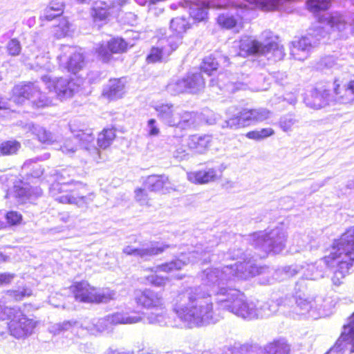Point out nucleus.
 Returning <instances> with one entry per match:
<instances>
[{
    "label": "nucleus",
    "instance_id": "nucleus-50",
    "mask_svg": "<svg viewBox=\"0 0 354 354\" xmlns=\"http://www.w3.org/2000/svg\"><path fill=\"white\" fill-rule=\"evenodd\" d=\"M307 6L313 12L326 10L330 6V0H308Z\"/></svg>",
    "mask_w": 354,
    "mask_h": 354
},
{
    "label": "nucleus",
    "instance_id": "nucleus-42",
    "mask_svg": "<svg viewBox=\"0 0 354 354\" xmlns=\"http://www.w3.org/2000/svg\"><path fill=\"white\" fill-rule=\"evenodd\" d=\"M115 137V130L113 129H104L97 138V145L102 149L109 147Z\"/></svg>",
    "mask_w": 354,
    "mask_h": 354
},
{
    "label": "nucleus",
    "instance_id": "nucleus-43",
    "mask_svg": "<svg viewBox=\"0 0 354 354\" xmlns=\"http://www.w3.org/2000/svg\"><path fill=\"white\" fill-rule=\"evenodd\" d=\"M308 236L301 234H295L292 239L290 250L292 252H299L310 248L308 245Z\"/></svg>",
    "mask_w": 354,
    "mask_h": 354
},
{
    "label": "nucleus",
    "instance_id": "nucleus-26",
    "mask_svg": "<svg viewBox=\"0 0 354 354\" xmlns=\"http://www.w3.org/2000/svg\"><path fill=\"white\" fill-rule=\"evenodd\" d=\"M168 177L165 175L149 176L145 181V189L151 192H169L174 189L170 187Z\"/></svg>",
    "mask_w": 354,
    "mask_h": 354
},
{
    "label": "nucleus",
    "instance_id": "nucleus-7",
    "mask_svg": "<svg viewBox=\"0 0 354 354\" xmlns=\"http://www.w3.org/2000/svg\"><path fill=\"white\" fill-rule=\"evenodd\" d=\"M225 115L227 119L222 122L221 128L236 130L270 118L272 112L263 107L240 110L237 106H230L225 110Z\"/></svg>",
    "mask_w": 354,
    "mask_h": 354
},
{
    "label": "nucleus",
    "instance_id": "nucleus-53",
    "mask_svg": "<svg viewBox=\"0 0 354 354\" xmlns=\"http://www.w3.org/2000/svg\"><path fill=\"white\" fill-rule=\"evenodd\" d=\"M7 294L15 301H21L25 297H30L32 295V290L26 287H22L17 290H8Z\"/></svg>",
    "mask_w": 354,
    "mask_h": 354
},
{
    "label": "nucleus",
    "instance_id": "nucleus-33",
    "mask_svg": "<svg viewBox=\"0 0 354 354\" xmlns=\"http://www.w3.org/2000/svg\"><path fill=\"white\" fill-rule=\"evenodd\" d=\"M84 330L93 335L110 330L112 328L111 322L107 316L95 319L91 323H84Z\"/></svg>",
    "mask_w": 354,
    "mask_h": 354
},
{
    "label": "nucleus",
    "instance_id": "nucleus-52",
    "mask_svg": "<svg viewBox=\"0 0 354 354\" xmlns=\"http://www.w3.org/2000/svg\"><path fill=\"white\" fill-rule=\"evenodd\" d=\"M327 25L334 30L342 31L346 28V24L342 16L335 15L328 18Z\"/></svg>",
    "mask_w": 354,
    "mask_h": 354
},
{
    "label": "nucleus",
    "instance_id": "nucleus-1",
    "mask_svg": "<svg viewBox=\"0 0 354 354\" xmlns=\"http://www.w3.org/2000/svg\"><path fill=\"white\" fill-rule=\"evenodd\" d=\"M223 259H243L221 268H207L201 274L200 286H187L177 291L173 298L172 310L183 325L199 328L218 322L221 316L214 309L212 295L218 306L245 320L259 319L258 301H248L245 295L229 285L247 280L261 272L254 260L241 251H230Z\"/></svg>",
    "mask_w": 354,
    "mask_h": 354
},
{
    "label": "nucleus",
    "instance_id": "nucleus-51",
    "mask_svg": "<svg viewBox=\"0 0 354 354\" xmlns=\"http://www.w3.org/2000/svg\"><path fill=\"white\" fill-rule=\"evenodd\" d=\"M95 49V53L104 62H108L111 59L113 53L109 47V41L98 44Z\"/></svg>",
    "mask_w": 354,
    "mask_h": 354
},
{
    "label": "nucleus",
    "instance_id": "nucleus-59",
    "mask_svg": "<svg viewBox=\"0 0 354 354\" xmlns=\"http://www.w3.org/2000/svg\"><path fill=\"white\" fill-rule=\"evenodd\" d=\"M14 189L15 196L20 198L22 201L30 198L32 194L31 189L27 186H15Z\"/></svg>",
    "mask_w": 354,
    "mask_h": 354
},
{
    "label": "nucleus",
    "instance_id": "nucleus-11",
    "mask_svg": "<svg viewBox=\"0 0 354 354\" xmlns=\"http://www.w3.org/2000/svg\"><path fill=\"white\" fill-rule=\"evenodd\" d=\"M306 286L303 281H299L295 284V292L291 297L292 304L289 307L293 308V313L297 315H304L310 312L318 311L321 309L322 299L317 297L308 296L305 294Z\"/></svg>",
    "mask_w": 354,
    "mask_h": 354
},
{
    "label": "nucleus",
    "instance_id": "nucleus-39",
    "mask_svg": "<svg viewBox=\"0 0 354 354\" xmlns=\"http://www.w3.org/2000/svg\"><path fill=\"white\" fill-rule=\"evenodd\" d=\"M195 114L193 112H189L180 109L179 118L178 122L174 126L181 129H189L194 126L195 123L194 120Z\"/></svg>",
    "mask_w": 354,
    "mask_h": 354
},
{
    "label": "nucleus",
    "instance_id": "nucleus-5",
    "mask_svg": "<svg viewBox=\"0 0 354 354\" xmlns=\"http://www.w3.org/2000/svg\"><path fill=\"white\" fill-rule=\"evenodd\" d=\"M134 299L138 306L148 310L144 316L148 324L160 326L169 325L166 301L161 292L150 288L138 290L134 293Z\"/></svg>",
    "mask_w": 354,
    "mask_h": 354
},
{
    "label": "nucleus",
    "instance_id": "nucleus-48",
    "mask_svg": "<svg viewBox=\"0 0 354 354\" xmlns=\"http://www.w3.org/2000/svg\"><path fill=\"white\" fill-rule=\"evenodd\" d=\"M33 161L29 160L24 162L22 167L23 171H26L28 175L37 178L40 177L44 172V169L41 167L35 162L32 165Z\"/></svg>",
    "mask_w": 354,
    "mask_h": 354
},
{
    "label": "nucleus",
    "instance_id": "nucleus-49",
    "mask_svg": "<svg viewBox=\"0 0 354 354\" xmlns=\"http://www.w3.org/2000/svg\"><path fill=\"white\" fill-rule=\"evenodd\" d=\"M21 144L16 140H8L0 145V152L3 155H12L20 149Z\"/></svg>",
    "mask_w": 354,
    "mask_h": 354
},
{
    "label": "nucleus",
    "instance_id": "nucleus-57",
    "mask_svg": "<svg viewBox=\"0 0 354 354\" xmlns=\"http://www.w3.org/2000/svg\"><path fill=\"white\" fill-rule=\"evenodd\" d=\"M6 49L8 55L11 56H17L21 51V46L19 40L17 39H12L8 42Z\"/></svg>",
    "mask_w": 354,
    "mask_h": 354
},
{
    "label": "nucleus",
    "instance_id": "nucleus-6",
    "mask_svg": "<svg viewBox=\"0 0 354 354\" xmlns=\"http://www.w3.org/2000/svg\"><path fill=\"white\" fill-rule=\"evenodd\" d=\"M213 246L214 245H211V246H207L204 249L197 248L196 250L190 251L187 254L181 253L179 258L151 268V271L154 272V273L147 276L146 278L147 281L150 284L156 287L164 286L167 282L168 278L159 276L157 274V272H171L174 270H178L189 263H196L198 261L206 263L213 261V257H206V254L212 251Z\"/></svg>",
    "mask_w": 354,
    "mask_h": 354
},
{
    "label": "nucleus",
    "instance_id": "nucleus-46",
    "mask_svg": "<svg viewBox=\"0 0 354 354\" xmlns=\"http://www.w3.org/2000/svg\"><path fill=\"white\" fill-rule=\"evenodd\" d=\"M71 24L65 18L59 20L58 25L54 27V34L56 37L62 38L69 35L71 31Z\"/></svg>",
    "mask_w": 354,
    "mask_h": 354
},
{
    "label": "nucleus",
    "instance_id": "nucleus-37",
    "mask_svg": "<svg viewBox=\"0 0 354 354\" xmlns=\"http://www.w3.org/2000/svg\"><path fill=\"white\" fill-rule=\"evenodd\" d=\"M170 55L169 50L166 46L159 45L157 47H153L150 53L147 57V61L149 63H155L165 60Z\"/></svg>",
    "mask_w": 354,
    "mask_h": 354
},
{
    "label": "nucleus",
    "instance_id": "nucleus-23",
    "mask_svg": "<svg viewBox=\"0 0 354 354\" xmlns=\"http://www.w3.org/2000/svg\"><path fill=\"white\" fill-rule=\"evenodd\" d=\"M158 118L166 125L174 127L178 121L180 109L170 103H160L153 106Z\"/></svg>",
    "mask_w": 354,
    "mask_h": 354
},
{
    "label": "nucleus",
    "instance_id": "nucleus-21",
    "mask_svg": "<svg viewBox=\"0 0 354 354\" xmlns=\"http://www.w3.org/2000/svg\"><path fill=\"white\" fill-rule=\"evenodd\" d=\"M225 167L222 165L206 167L204 169L187 173V179L195 184H205L218 179Z\"/></svg>",
    "mask_w": 354,
    "mask_h": 354
},
{
    "label": "nucleus",
    "instance_id": "nucleus-27",
    "mask_svg": "<svg viewBox=\"0 0 354 354\" xmlns=\"http://www.w3.org/2000/svg\"><path fill=\"white\" fill-rule=\"evenodd\" d=\"M331 100L329 91L326 88H315L311 91L310 97H306L305 102L307 106L319 109L328 104Z\"/></svg>",
    "mask_w": 354,
    "mask_h": 354
},
{
    "label": "nucleus",
    "instance_id": "nucleus-64",
    "mask_svg": "<svg viewBox=\"0 0 354 354\" xmlns=\"http://www.w3.org/2000/svg\"><path fill=\"white\" fill-rule=\"evenodd\" d=\"M12 308L6 307L0 301V319H5L6 317H10Z\"/></svg>",
    "mask_w": 354,
    "mask_h": 354
},
{
    "label": "nucleus",
    "instance_id": "nucleus-16",
    "mask_svg": "<svg viewBox=\"0 0 354 354\" xmlns=\"http://www.w3.org/2000/svg\"><path fill=\"white\" fill-rule=\"evenodd\" d=\"M61 53L57 56L60 66L68 72L77 73L84 66V57L76 48L66 45L60 48Z\"/></svg>",
    "mask_w": 354,
    "mask_h": 354
},
{
    "label": "nucleus",
    "instance_id": "nucleus-55",
    "mask_svg": "<svg viewBox=\"0 0 354 354\" xmlns=\"http://www.w3.org/2000/svg\"><path fill=\"white\" fill-rule=\"evenodd\" d=\"M109 47L113 53H122L127 50V44L122 38H114L109 41Z\"/></svg>",
    "mask_w": 354,
    "mask_h": 354
},
{
    "label": "nucleus",
    "instance_id": "nucleus-8",
    "mask_svg": "<svg viewBox=\"0 0 354 354\" xmlns=\"http://www.w3.org/2000/svg\"><path fill=\"white\" fill-rule=\"evenodd\" d=\"M287 234L281 227L263 232H257L250 236L251 244L257 249L263 252L259 254L260 258L272 253L281 252L286 246Z\"/></svg>",
    "mask_w": 354,
    "mask_h": 354
},
{
    "label": "nucleus",
    "instance_id": "nucleus-44",
    "mask_svg": "<svg viewBox=\"0 0 354 354\" xmlns=\"http://www.w3.org/2000/svg\"><path fill=\"white\" fill-rule=\"evenodd\" d=\"M189 28V24L184 17H176L171 19L170 22V30L176 34L183 36V34L187 29Z\"/></svg>",
    "mask_w": 354,
    "mask_h": 354
},
{
    "label": "nucleus",
    "instance_id": "nucleus-17",
    "mask_svg": "<svg viewBox=\"0 0 354 354\" xmlns=\"http://www.w3.org/2000/svg\"><path fill=\"white\" fill-rule=\"evenodd\" d=\"M13 317L8 324L10 335L15 338H23L31 334L35 328V322L28 319L19 310L12 308Z\"/></svg>",
    "mask_w": 354,
    "mask_h": 354
},
{
    "label": "nucleus",
    "instance_id": "nucleus-47",
    "mask_svg": "<svg viewBox=\"0 0 354 354\" xmlns=\"http://www.w3.org/2000/svg\"><path fill=\"white\" fill-rule=\"evenodd\" d=\"M218 66V62L216 60V58L212 56H208L204 58L201 66V70L209 76L212 75V72L217 70Z\"/></svg>",
    "mask_w": 354,
    "mask_h": 354
},
{
    "label": "nucleus",
    "instance_id": "nucleus-2",
    "mask_svg": "<svg viewBox=\"0 0 354 354\" xmlns=\"http://www.w3.org/2000/svg\"><path fill=\"white\" fill-rule=\"evenodd\" d=\"M73 169H64L55 174L56 182L50 188L49 193L60 203L75 205L78 207H86L94 198L93 193H86L87 186L78 181L69 180L73 172Z\"/></svg>",
    "mask_w": 354,
    "mask_h": 354
},
{
    "label": "nucleus",
    "instance_id": "nucleus-56",
    "mask_svg": "<svg viewBox=\"0 0 354 354\" xmlns=\"http://www.w3.org/2000/svg\"><path fill=\"white\" fill-rule=\"evenodd\" d=\"M145 131L149 137H157L159 136L160 131L158 123L156 120L151 118L147 121Z\"/></svg>",
    "mask_w": 354,
    "mask_h": 354
},
{
    "label": "nucleus",
    "instance_id": "nucleus-4",
    "mask_svg": "<svg viewBox=\"0 0 354 354\" xmlns=\"http://www.w3.org/2000/svg\"><path fill=\"white\" fill-rule=\"evenodd\" d=\"M261 40H257L249 36L243 37L234 42L233 47L239 49L235 55L245 57L249 55L265 57L268 61L277 62L285 56L284 48L272 39V32L266 30L261 34Z\"/></svg>",
    "mask_w": 354,
    "mask_h": 354
},
{
    "label": "nucleus",
    "instance_id": "nucleus-58",
    "mask_svg": "<svg viewBox=\"0 0 354 354\" xmlns=\"http://www.w3.org/2000/svg\"><path fill=\"white\" fill-rule=\"evenodd\" d=\"M135 198L140 205H149V198L145 189H137L135 190Z\"/></svg>",
    "mask_w": 354,
    "mask_h": 354
},
{
    "label": "nucleus",
    "instance_id": "nucleus-13",
    "mask_svg": "<svg viewBox=\"0 0 354 354\" xmlns=\"http://www.w3.org/2000/svg\"><path fill=\"white\" fill-rule=\"evenodd\" d=\"M76 300L87 303H107L114 299L115 293L109 289L97 291L86 281L75 283L71 287Z\"/></svg>",
    "mask_w": 354,
    "mask_h": 354
},
{
    "label": "nucleus",
    "instance_id": "nucleus-24",
    "mask_svg": "<svg viewBox=\"0 0 354 354\" xmlns=\"http://www.w3.org/2000/svg\"><path fill=\"white\" fill-rule=\"evenodd\" d=\"M292 304V299L289 296L280 297L278 299L272 298L267 302H261L258 301L259 306V319L268 317L274 314L280 306H290Z\"/></svg>",
    "mask_w": 354,
    "mask_h": 354
},
{
    "label": "nucleus",
    "instance_id": "nucleus-9",
    "mask_svg": "<svg viewBox=\"0 0 354 354\" xmlns=\"http://www.w3.org/2000/svg\"><path fill=\"white\" fill-rule=\"evenodd\" d=\"M69 129L73 137L62 140L59 147L62 153L72 156L80 147L88 149L89 145L93 143L95 139L93 130L77 120L71 122Z\"/></svg>",
    "mask_w": 354,
    "mask_h": 354
},
{
    "label": "nucleus",
    "instance_id": "nucleus-25",
    "mask_svg": "<svg viewBox=\"0 0 354 354\" xmlns=\"http://www.w3.org/2000/svg\"><path fill=\"white\" fill-rule=\"evenodd\" d=\"M209 86L213 88H217L220 91H225L229 93H234L236 90L246 89L248 86L241 82H234L230 80L225 73H220L216 79H211ZM249 88L257 91V86L250 87Z\"/></svg>",
    "mask_w": 354,
    "mask_h": 354
},
{
    "label": "nucleus",
    "instance_id": "nucleus-38",
    "mask_svg": "<svg viewBox=\"0 0 354 354\" xmlns=\"http://www.w3.org/2000/svg\"><path fill=\"white\" fill-rule=\"evenodd\" d=\"M300 272L302 274V265L295 264L279 268L275 272V276L277 279L283 280L292 277Z\"/></svg>",
    "mask_w": 354,
    "mask_h": 354
},
{
    "label": "nucleus",
    "instance_id": "nucleus-62",
    "mask_svg": "<svg viewBox=\"0 0 354 354\" xmlns=\"http://www.w3.org/2000/svg\"><path fill=\"white\" fill-rule=\"evenodd\" d=\"M46 8L61 15L63 12L64 5L59 1H53Z\"/></svg>",
    "mask_w": 354,
    "mask_h": 354
},
{
    "label": "nucleus",
    "instance_id": "nucleus-12",
    "mask_svg": "<svg viewBox=\"0 0 354 354\" xmlns=\"http://www.w3.org/2000/svg\"><path fill=\"white\" fill-rule=\"evenodd\" d=\"M327 32L324 28L317 26L312 32L295 39L292 42L290 54L294 59L303 61L308 56L313 48L316 46L322 38H324Z\"/></svg>",
    "mask_w": 354,
    "mask_h": 354
},
{
    "label": "nucleus",
    "instance_id": "nucleus-19",
    "mask_svg": "<svg viewBox=\"0 0 354 354\" xmlns=\"http://www.w3.org/2000/svg\"><path fill=\"white\" fill-rule=\"evenodd\" d=\"M169 245H158L156 243H144L140 247L127 245L123 248V252L127 255L133 256L144 261L149 260L151 257L162 253Z\"/></svg>",
    "mask_w": 354,
    "mask_h": 354
},
{
    "label": "nucleus",
    "instance_id": "nucleus-3",
    "mask_svg": "<svg viewBox=\"0 0 354 354\" xmlns=\"http://www.w3.org/2000/svg\"><path fill=\"white\" fill-rule=\"evenodd\" d=\"M328 257V268L336 266L332 282L339 286L354 264V227L347 229L339 239L334 241Z\"/></svg>",
    "mask_w": 354,
    "mask_h": 354
},
{
    "label": "nucleus",
    "instance_id": "nucleus-34",
    "mask_svg": "<svg viewBox=\"0 0 354 354\" xmlns=\"http://www.w3.org/2000/svg\"><path fill=\"white\" fill-rule=\"evenodd\" d=\"M111 326L117 324H131L140 322L142 317L140 315H129L124 313H115L107 315Z\"/></svg>",
    "mask_w": 354,
    "mask_h": 354
},
{
    "label": "nucleus",
    "instance_id": "nucleus-10",
    "mask_svg": "<svg viewBox=\"0 0 354 354\" xmlns=\"http://www.w3.org/2000/svg\"><path fill=\"white\" fill-rule=\"evenodd\" d=\"M12 99L17 104H23L26 101H30L32 106L43 108L53 104L52 100L47 97L41 92L35 82H21L12 88Z\"/></svg>",
    "mask_w": 354,
    "mask_h": 354
},
{
    "label": "nucleus",
    "instance_id": "nucleus-14",
    "mask_svg": "<svg viewBox=\"0 0 354 354\" xmlns=\"http://www.w3.org/2000/svg\"><path fill=\"white\" fill-rule=\"evenodd\" d=\"M41 80L46 86V88L50 92H54L60 100L73 97L80 88L79 84L66 77L52 78L49 75H44Z\"/></svg>",
    "mask_w": 354,
    "mask_h": 354
},
{
    "label": "nucleus",
    "instance_id": "nucleus-41",
    "mask_svg": "<svg viewBox=\"0 0 354 354\" xmlns=\"http://www.w3.org/2000/svg\"><path fill=\"white\" fill-rule=\"evenodd\" d=\"M183 36L172 32V35H169L167 38H162L158 41V45L166 46L169 50L170 54L177 49L178 46L182 44Z\"/></svg>",
    "mask_w": 354,
    "mask_h": 354
},
{
    "label": "nucleus",
    "instance_id": "nucleus-28",
    "mask_svg": "<svg viewBox=\"0 0 354 354\" xmlns=\"http://www.w3.org/2000/svg\"><path fill=\"white\" fill-rule=\"evenodd\" d=\"M80 329L84 330V324L71 320L55 324L50 326L49 330L55 335H64L69 332L73 335H77Z\"/></svg>",
    "mask_w": 354,
    "mask_h": 354
},
{
    "label": "nucleus",
    "instance_id": "nucleus-63",
    "mask_svg": "<svg viewBox=\"0 0 354 354\" xmlns=\"http://www.w3.org/2000/svg\"><path fill=\"white\" fill-rule=\"evenodd\" d=\"M58 16H59L58 14L46 8L44 10L43 14L40 16V19L41 20L46 19L47 21H51Z\"/></svg>",
    "mask_w": 354,
    "mask_h": 354
},
{
    "label": "nucleus",
    "instance_id": "nucleus-35",
    "mask_svg": "<svg viewBox=\"0 0 354 354\" xmlns=\"http://www.w3.org/2000/svg\"><path fill=\"white\" fill-rule=\"evenodd\" d=\"M261 354H289L290 346L284 339L274 340L262 348Z\"/></svg>",
    "mask_w": 354,
    "mask_h": 354
},
{
    "label": "nucleus",
    "instance_id": "nucleus-22",
    "mask_svg": "<svg viewBox=\"0 0 354 354\" xmlns=\"http://www.w3.org/2000/svg\"><path fill=\"white\" fill-rule=\"evenodd\" d=\"M23 62L30 69L39 71H50L54 66L50 62L48 53L41 52L37 50L31 55H23Z\"/></svg>",
    "mask_w": 354,
    "mask_h": 354
},
{
    "label": "nucleus",
    "instance_id": "nucleus-36",
    "mask_svg": "<svg viewBox=\"0 0 354 354\" xmlns=\"http://www.w3.org/2000/svg\"><path fill=\"white\" fill-rule=\"evenodd\" d=\"M188 92L196 93L203 89L205 86V79L201 73L188 74L187 75Z\"/></svg>",
    "mask_w": 354,
    "mask_h": 354
},
{
    "label": "nucleus",
    "instance_id": "nucleus-20",
    "mask_svg": "<svg viewBox=\"0 0 354 354\" xmlns=\"http://www.w3.org/2000/svg\"><path fill=\"white\" fill-rule=\"evenodd\" d=\"M330 259L326 256L314 263L302 264V277L308 280H318L325 277Z\"/></svg>",
    "mask_w": 354,
    "mask_h": 354
},
{
    "label": "nucleus",
    "instance_id": "nucleus-54",
    "mask_svg": "<svg viewBox=\"0 0 354 354\" xmlns=\"http://www.w3.org/2000/svg\"><path fill=\"white\" fill-rule=\"evenodd\" d=\"M297 122V120L293 115H286L280 118L279 124L280 128L285 132L292 131L295 124Z\"/></svg>",
    "mask_w": 354,
    "mask_h": 354
},
{
    "label": "nucleus",
    "instance_id": "nucleus-40",
    "mask_svg": "<svg viewBox=\"0 0 354 354\" xmlns=\"http://www.w3.org/2000/svg\"><path fill=\"white\" fill-rule=\"evenodd\" d=\"M187 77L174 80L167 86V91L171 95H176L185 92H188Z\"/></svg>",
    "mask_w": 354,
    "mask_h": 354
},
{
    "label": "nucleus",
    "instance_id": "nucleus-30",
    "mask_svg": "<svg viewBox=\"0 0 354 354\" xmlns=\"http://www.w3.org/2000/svg\"><path fill=\"white\" fill-rule=\"evenodd\" d=\"M334 93L335 97L334 100L337 102L342 104H346L352 101L354 98V80L351 81L348 87L340 88V84L338 80H335L334 83Z\"/></svg>",
    "mask_w": 354,
    "mask_h": 354
},
{
    "label": "nucleus",
    "instance_id": "nucleus-15",
    "mask_svg": "<svg viewBox=\"0 0 354 354\" xmlns=\"http://www.w3.org/2000/svg\"><path fill=\"white\" fill-rule=\"evenodd\" d=\"M326 354H354V313L343 326L340 337Z\"/></svg>",
    "mask_w": 354,
    "mask_h": 354
},
{
    "label": "nucleus",
    "instance_id": "nucleus-32",
    "mask_svg": "<svg viewBox=\"0 0 354 354\" xmlns=\"http://www.w3.org/2000/svg\"><path fill=\"white\" fill-rule=\"evenodd\" d=\"M212 141L210 135H193L189 139L188 146L196 152L202 153L209 147Z\"/></svg>",
    "mask_w": 354,
    "mask_h": 354
},
{
    "label": "nucleus",
    "instance_id": "nucleus-31",
    "mask_svg": "<svg viewBox=\"0 0 354 354\" xmlns=\"http://www.w3.org/2000/svg\"><path fill=\"white\" fill-rule=\"evenodd\" d=\"M24 129L27 133L36 136L37 139L42 143L51 145L56 141V137L53 134L43 127L35 126L32 123L26 124Z\"/></svg>",
    "mask_w": 354,
    "mask_h": 354
},
{
    "label": "nucleus",
    "instance_id": "nucleus-45",
    "mask_svg": "<svg viewBox=\"0 0 354 354\" xmlns=\"http://www.w3.org/2000/svg\"><path fill=\"white\" fill-rule=\"evenodd\" d=\"M274 134V131L272 128H263L260 130H254L248 132L245 136L248 139L256 141H261Z\"/></svg>",
    "mask_w": 354,
    "mask_h": 354
},
{
    "label": "nucleus",
    "instance_id": "nucleus-61",
    "mask_svg": "<svg viewBox=\"0 0 354 354\" xmlns=\"http://www.w3.org/2000/svg\"><path fill=\"white\" fill-rule=\"evenodd\" d=\"M91 15L95 20L99 19L100 21L104 20L109 12L105 8H93Z\"/></svg>",
    "mask_w": 354,
    "mask_h": 354
},
{
    "label": "nucleus",
    "instance_id": "nucleus-29",
    "mask_svg": "<svg viewBox=\"0 0 354 354\" xmlns=\"http://www.w3.org/2000/svg\"><path fill=\"white\" fill-rule=\"evenodd\" d=\"M124 93V81L123 79H111L104 86L102 95L109 100L121 98Z\"/></svg>",
    "mask_w": 354,
    "mask_h": 354
},
{
    "label": "nucleus",
    "instance_id": "nucleus-18",
    "mask_svg": "<svg viewBox=\"0 0 354 354\" xmlns=\"http://www.w3.org/2000/svg\"><path fill=\"white\" fill-rule=\"evenodd\" d=\"M185 4L186 7L189 8L190 17L197 21H202L207 19L209 8H221L227 6L225 0H214L210 2L197 0L192 2H185Z\"/></svg>",
    "mask_w": 354,
    "mask_h": 354
},
{
    "label": "nucleus",
    "instance_id": "nucleus-60",
    "mask_svg": "<svg viewBox=\"0 0 354 354\" xmlns=\"http://www.w3.org/2000/svg\"><path fill=\"white\" fill-rule=\"evenodd\" d=\"M6 218L9 224L16 225L21 223L22 215L17 212L10 211L6 214Z\"/></svg>",
    "mask_w": 354,
    "mask_h": 354
}]
</instances>
